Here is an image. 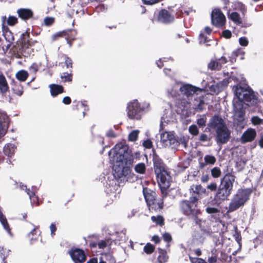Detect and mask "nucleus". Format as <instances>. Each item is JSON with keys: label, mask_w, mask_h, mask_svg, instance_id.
I'll list each match as a JSON object with an SVG mask.
<instances>
[{"label": "nucleus", "mask_w": 263, "mask_h": 263, "mask_svg": "<svg viewBox=\"0 0 263 263\" xmlns=\"http://www.w3.org/2000/svg\"><path fill=\"white\" fill-rule=\"evenodd\" d=\"M149 104L144 102L140 104L137 100L129 102L127 105V114L128 118L132 120H139L145 112L149 110Z\"/></svg>", "instance_id": "obj_6"}, {"label": "nucleus", "mask_w": 263, "mask_h": 263, "mask_svg": "<svg viewBox=\"0 0 263 263\" xmlns=\"http://www.w3.org/2000/svg\"><path fill=\"white\" fill-rule=\"evenodd\" d=\"M221 173V170L218 167H214L211 170V175L214 178L220 177Z\"/></svg>", "instance_id": "obj_45"}, {"label": "nucleus", "mask_w": 263, "mask_h": 263, "mask_svg": "<svg viewBox=\"0 0 263 263\" xmlns=\"http://www.w3.org/2000/svg\"><path fill=\"white\" fill-rule=\"evenodd\" d=\"M152 220L155 222L159 226H162L163 224L164 219L162 216H152L151 217Z\"/></svg>", "instance_id": "obj_40"}, {"label": "nucleus", "mask_w": 263, "mask_h": 263, "mask_svg": "<svg viewBox=\"0 0 263 263\" xmlns=\"http://www.w3.org/2000/svg\"><path fill=\"white\" fill-rule=\"evenodd\" d=\"M234 93L238 99V101L233 103L234 118H243L245 114L243 104L248 106L254 105L257 103V98L252 90L244 89L241 86H237Z\"/></svg>", "instance_id": "obj_2"}, {"label": "nucleus", "mask_w": 263, "mask_h": 263, "mask_svg": "<svg viewBox=\"0 0 263 263\" xmlns=\"http://www.w3.org/2000/svg\"><path fill=\"white\" fill-rule=\"evenodd\" d=\"M229 82L226 79H223L222 81L219 82L216 84L212 85L210 87V90L214 93L218 94L221 92L223 88L227 86Z\"/></svg>", "instance_id": "obj_19"}, {"label": "nucleus", "mask_w": 263, "mask_h": 263, "mask_svg": "<svg viewBox=\"0 0 263 263\" xmlns=\"http://www.w3.org/2000/svg\"><path fill=\"white\" fill-rule=\"evenodd\" d=\"M217 260V257L215 256H209L208 259V263H216Z\"/></svg>", "instance_id": "obj_64"}, {"label": "nucleus", "mask_w": 263, "mask_h": 263, "mask_svg": "<svg viewBox=\"0 0 263 263\" xmlns=\"http://www.w3.org/2000/svg\"><path fill=\"white\" fill-rule=\"evenodd\" d=\"M110 161L112 162L114 176L121 181H131L130 177H135L132 173L134 157L128 147L122 143H118L109 152Z\"/></svg>", "instance_id": "obj_1"}, {"label": "nucleus", "mask_w": 263, "mask_h": 263, "mask_svg": "<svg viewBox=\"0 0 263 263\" xmlns=\"http://www.w3.org/2000/svg\"><path fill=\"white\" fill-rule=\"evenodd\" d=\"M204 160L207 164L213 165L215 163L216 159L212 155H206L204 157Z\"/></svg>", "instance_id": "obj_39"}, {"label": "nucleus", "mask_w": 263, "mask_h": 263, "mask_svg": "<svg viewBox=\"0 0 263 263\" xmlns=\"http://www.w3.org/2000/svg\"><path fill=\"white\" fill-rule=\"evenodd\" d=\"M235 177L232 174L228 173L221 178L217 192L214 196L213 201L219 206L220 203L228 199L232 193Z\"/></svg>", "instance_id": "obj_4"}, {"label": "nucleus", "mask_w": 263, "mask_h": 263, "mask_svg": "<svg viewBox=\"0 0 263 263\" xmlns=\"http://www.w3.org/2000/svg\"><path fill=\"white\" fill-rule=\"evenodd\" d=\"M206 188L211 191L214 192L216 191L217 185L216 183L212 182L207 185Z\"/></svg>", "instance_id": "obj_57"}, {"label": "nucleus", "mask_w": 263, "mask_h": 263, "mask_svg": "<svg viewBox=\"0 0 263 263\" xmlns=\"http://www.w3.org/2000/svg\"><path fill=\"white\" fill-rule=\"evenodd\" d=\"M179 89L181 94L188 99L192 98L193 96H198L202 91V89L189 84H183Z\"/></svg>", "instance_id": "obj_10"}, {"label": "nucleus", "mask_w": 263, "mask_h": 263, "mask_svg": "<svg viewBox=\"0 0 263 263\" xmlns=\"http://www.w3.org/2000/svg\"><path fill=\"white\" fill-rule=\"evenodd\" d=\"M110 258L111 262H115L114 258H112V256L110 254H105L103 255L101 258L99 263H106L104 260V259H107L108 258Z\"/></svg>", "instance_id": "obj_50"}, {"label": "nucleus", "mask_w": 263, "mask_h": 263, "mask_svg": "<svg viewBox=\"0 0 263 263\" xmlns=\"http://www.w3.org/2000/svg\"><path fill=\"white\" fill-rule=\"evenodd\" d=\"M28 77V72L24 70H21L16 73V79L22 82L25 81Z\"/></svg>", "instance_id": "obj_30"}, {"label": "nucleus", "mask_w": 263, "mask_h": 263, "mask_svg": "<svg viewBox=\"0 0 263 263\" xmlns=\"http://www.w3.org/2000/svg\"><path fill=\"white\" fill-rule=\"evenodd\" d=\"M154 168L158 182L161 189L162 198H163L167 195L164 190L170 185L171 176L166 170L162 161L158 158L154 159Z\"/></svg>", "instance_id": "obj_5"}, {"label": "nucleus", "mask_w": 263, "mask_h": 263, "mask_svg": "<svg viewBox=\"0 0 263 263\" xmlns=\"http://www.w3.org/2000/svg\"><path fill=\"white\" fill-rule=\"evenodd\" d=\"M167 58H164L163 59H160L159 60L156 61V64L159 68H161L163 66V62H166Z\"/></svg>", "instance_id": "obj_61"}, {"label": "nucleus", "mask_w": 263, "mask_h": 263, "mask_svg": "<svg viewBox=\"0 0 263 263\" xmlns=\"http://www.w3.org/2000/svg\"><path fill=\"white\" fill-rule=\"evenodd\" d=\"M158 260L159 263H164L167 260V257L166 254L164 252L161 253L158 257Z\"/></svg>", "instance_id": "obj_52"}, {"label": "nucleus", "mask_w": 263, "mask_h": 263, "mask_svg": "<svg viewBox=\"0 0 263 263\" xmlns=\"http://www.w3.org/2000/svg\"><path fill=\"white\" fill-rule=\"evenodd\" d=\"M228 16L232 21L237 24H241L242 23V21L240 17V15L237 12H232Z\"/></svg>", "instance_id": "obj_34"}, {"label": "nucleus", "mask_w": 263, "mask_h": 263, "mask_svg": "<svg viewBox=\"0 0 263 263\" xmlns=\"http://www.w3.org/2000/svg\"><path fill=\"white\" fill-rule=\"evenodd\" d=\"M143 195L149 209L155 210H160L163 208V199L161 201L157 202L156 200V193L148 190L147 189H143Z\"/></svg>", "instance_id": "obj_8"}, {"label": "nucleus", "mask_w": 263, "mask_h": 263, "mask_svg": "<svg viewBox=\"0 0 263 263\" xmlns=\"http://www.w3.org/2000/svg\"><path fill=\"white\" fill-rule=\"evenodd\" d=\"M214 205H216L217 207H212L210 206H208L205 209V211L207 213L211 214L212 217L215 219H217L219 217V214L220 212V208H219V205L217 206L216 204L214 203Z\"/></svg>", "instance_id": "obj_21"}, {"label": "nucleus", "mask_w": 263, "mask_h": 263, "mask_svg": "<svg viewBox=\"0 0 263 263\" xmlns=\"http://www.w3.org/2000/svg\"><path fill=\"white\" fill-rule=\"evenodd\" d=\"M205 191V190L202 187L201 185H193L191 186L190 193L192 196H197L199 199V195Z\"/></svg>", "instance_id": "obj_24"}, {"label": "nucleus", "mask_w": 263, "mask_h": 263, "mask_svg": "<svg viewBox=\"0 0 263 263\" xmlns=\"http://www.w3.org/2000/svg\"><path fill=\"white\" fill-rule=\"evenodd\" d=\"M199 140L202 142L209 141L211 138L209 137L206 134H201L199 137Z\"/></svg>", "instance_id": "obj_58"}, {"label": "nucleus", "mask_w": 263, "mask_h": 263, "mask_svg": "<svg viewBox=\"0 0 263 263\" xmlns=\"http://www.w3.org/2000/svg\"><path fill=\"white\" fill-rule=\"evenodd\" d=\"M0 222L3 226L4 229L10 235H11V230L9 227V223L6 217H4L0 219Z\"/></svg>", "instance_id": "obj_37"}, {"label": "nucleus", "mask_w": 263, "mask_h": 263, "mask_svg": "<svg viewBox=\"0 0 263 263\" xmlns=\"http://www.w3.org/2000/svg\"><path fill=\"white\" fill-rule=\"evenodd\" d=\"M179 84V83L175 81L173 86L171 88H167V93L168 97H175L177 96Z\"/></svg>", "instance_id": "obj_26"}, {"label": "nucleus", "mask_w": 263, "mask_h": 263, "mask_svg": "<svg viewBox=\"0 0 263 263\" xmlns=\"http://www.w3.org/2000/svg\"><path fill=\"white\" fill-rule=\"evenodd\" d=\"M44 22L45 25L49 26L53 23L54 18L51 17H46L44 18Z\"/></svg>", "instance_id": "obj_56"}, {"label": "nucleus", "mask_w": 263, "mask_h": 263, "mask_svg": "<svg viewBox=\"0 0 263 263\" xmlns=\"http://www.w3.org/2000/svg\"><path fill=\"white\" fill-rule=\"evenodd\" d=\"M160 143L162 146H169L172 148H177V139L173 132H164L160 134Z\"/></svg>", "instance_id": "obj_9"}, {"label": "nucleus", "mask_w": 263, "mask_h": 263, "mask_svg": "<svg viewBox=\"0 0 263 263\" xmlns=\"http://www.w3.org/2000/svg\"><path fill=\"white\" fill-rule=\"evenodd\" d=\"M251 122L253 125L258 126L263 124V119H261L257 116H254L251 118Z\"/></svg>", "instance_id": "obj_38"}, {"label": "nucleus", "mask_w": 263, "mask_h": 263, "mask_svg": "<svg viewBox=\"0 0 263 263\" xmlns=\"http://www.w3.org/2000/svg\"><path fill=\"white\" fill-rule=\"evenodd\" d=\"M251 191L250 189H239L232 197L228 207V212H232L243 206L249 200Z\"/></svg>", "instance_id": "obj_7"}, {"label": "nucleus", "mask_w": 263, "mask_h": 263, "mask_svg": "<svg viewBox=\"0 0 263 263\" xmlns=\"http://www.w3.org/2000/svg\"><path fill=\"white\" fill-rule=\"evenodd\" d=\"M69 255L75 263H82L86 260V255L83 250L76 248L68 252Z\"/></svg>", "instance_id": "obj_14"}, {"label": "nucleus", "mask_w": 263, "mask_h": 263, "mask_svg": "<svg viewBox=\"0 0 263 263\" xmlns=\"http://www.w3.org/2000/svg\"><path fill=\"white\" fill-rule=\"evenodd\" d=\"M215 132V141L218 145L225 144L229 141L231 137V132L227 125Z\"/></svg>", "instance_id": "obj_11"}, {"label": "nucleus", "mask_w": 263, "mask_h": 263, "mask_svg": "<svg viewBox=\"0 0 263 263\" xmlns=\"http://www.w3.org/2000/svg\"><path fill=\"white\" fill-rule=\"evenodd\" d=\"M40 65L36 63H33L29 67V70L32 72L35 73L39 69Z\"/></svg>", "instance_id": "obj_55"}, {"label": "nucleus", "mask_w": 263, "mask_h": 263, "mask_svg": "<svg viewBox=\"0 0 263 263\" xmlns=\"http://www.w3.org/2000/svg\"><path fill=\"white\" fill-rule=\"evenodd\" d=\"M256 136V130L252 128H248L241 135L240 141L241 143H246L253 141Z\"/></svg>", "instance_id": "obj_16"}, {"label": "nucleus", "mask_w": 263, "mask_h": 263, "mask_svg": "<svg viewBox=\"0 0 263 263\" xmlns=\"http://www.w3.org/2000/svg\"><path fill=\"white\" fill-rule=\"evenodd\" d=\"M134 170L137 173L144 174L146 171V166L144 163H139L135 166Z\"/></svg>", "instance_id": "obj_33"}, {"label": "nucleus", "mask_w": 263, "mask_h": 263, "mask_svg": "<svg viewBox=\"0 0 263 263\" xmlns=\"http://www.w3.org/2000/svg\"><path fill=\"white\" fill-rule=\"evenodd\" d=\"M226 124L222 117L218 115H215L211 117L207 124V128L210 131L211 129L218 130L226 126Z\"/></svg>", "instance_id": "obj_12"}, {"label": "nucleus", "mask_w": 263, "mask_h": 263, "mask_svg": "<svg viewBox=\"0 0 263 263\" xmlns=\"http://www.w3.org/2000/svg\"><path fill=\"white\" fill-rule=\"evenodd\" d=\"M111 241L109 239L101 240L98 241L97 243H92L91 245L92 247H96L98 246L100 249H103L108 246L110 245Z\"/></svg>", "instance_id": "obj_28"}, {"label": "nucleus", "mask_w": 263, "mask_h": 263, "mask_svg": "<svg viewBox=\"0 0 263 263\" xmlns=\"http://www.w3.org/2000/svg\"><path fill=\"white\" fill-rule=\"evenodd\" d=\"M174 20V16L171 15L167 10L162 9L159 12L158 21L160 23L167 24L172 23Z\"/></svg>", "instance_id": "obj_15"}, {"label": "nucleus", "mask_w": 263, "mask_h": 263, "mask_svg": "<svg viewBox=\"0 0 263 263\" xmlns=\"http://www.w3.org/2000/svg\"><path fill=\"white\" fill-rule=\"evenodd\" d=\"M193 238L195 240H196L198 242L200 243H203L205 240V237L202 234L199 233L195 234L193 235Z\"/></svg>", "instance_id": "obj_48"}, {"label": "nucleus", "mask_w": 263, "mask_h": 263, "mask_svg": "<svg viewBox=\"0 0 263 263\" xmlns=\"http://www.w3.org/2000/svg\"><path fill=\"white\" fill-rule=\"evenodd\" d=\"M7 23L9 26H13L17 23V18L14 16H9L7 20Z\"/></svg>", "instance_id": "obj_47"}, {"label": "nucleus", "mask_w": 263, "mask_h": 263, "mask_svg": "<svg viewBox=\"0 0 263 263\" xmlns=\"http://www.w3.org/2000/svg\"><path fill=\"white\" fill-rule=\"evenodd\" d=\"M199 96L194 98L193 108L198 112L202 111L205 106V102L202 95L199 93Z\"/></svg>", "instance_id": "obj_18"}, {"label": "nucleus", "mask_w": 263, "mask_h": 263, "mask_svg": "<svg viewBox=\"0 0 263 263\" xmlns=\"http://www.w3.org/2000/svg\"><path fill=\"white\" fill-rule=\"evenodd\" d=\"M190 259L192 263H206L203 259L201 258H195L190 256Z\"/></svg>", "instance_id": "obj_59"}, {"label": "nucleus", "mask_w": 263, "mask_h": 263, "mask_svg": "<svg viewBox=\"0 0 263 263\" xmlns=\"http://www.w3.org/2000/svg\"><path fill=\"white\" fill-rule=\"evenodd\" d=\"M155 247L151 244L150 243H147L144 247V251L147 254H151L154 251Z\"/></svg>", "instance_id": "obj_44"}, {"label": "nucleus", "mask_w": 263, "mask_h": 263, "mask_svg": "<svg viewBox=\"0 0 263 263\" xmlns=\"http://www.w3.org/2000/svg\"><path fill=\"white\" fill-rule=\"evenodd\" d=\"M198 200V197L191 196L189 200H183L180 201V208L185 215L192 220L196 225L201 228V222H202V220L200 217L201 212L197 208Z\"/></svg>", "instance_id": "obj_3"}, {"label": "nucleus", "mask_w": 263, "mask_h": 263, "mask_svg": "<svg viewBox=\"0 0 263 263\" xmlns=\"http://www.w3.org/2000/svg\"><path fill=\"white\" fill-rule=\"evenodd\" d=\"M212 23L218 27L223 26L226 22V17L219 9H215L211 13Z\"/></svg>", "instance_id": "obj_13"}, {"label": "nucleus", "mask_w": 263, "mask_h": 263, "mask_svg": "<svg viewBox=\"0 0 263 263\" xmlns=\"http://www.w3.org/2000/svg\"><path fill=\"white\" fill-rule=\"evenodd\" d=\"M17 13L19 17L22 20L26 21L31 18L33 16V12L27 8H20L17 10Z\"/></svg>", "instance_id": "obj_20"}, {"label": "nucleus", "mask_w": 263, "mask_h": 263, "mask_svg": "<svg viewBox=\"0 0 263 263\" xmlns=\"http://www.w3.org/2000/svg\"><path fill=\"white\" fill-rule=\"evenodd\" d=\"M208 68L211 70H220L221 67L217 59L212 60L208 64Z\"/></svg>", "instance_id": "obj_29"}, {"label": "nucleus", "mask_w": 263, "mask_h": 263, "mask_svg": "<svg viewBox=\"0 0 263 263\" xmlns=\"http://www.w3.org/2000/svg\"><path fill=\"white\" fill-rule=\"evenodd\" d=\"M9 90V86L5 77L0 74V92L4 94Z\"/></svg>", "instance_id": "obj_23"}, {"label": "nucleus", "mask_w": 263, "mask_h": 263, "mask_svg": "<svg viewBox=\"0 0 263 263\" xmlns=\"http://www.w3.org/2000/svg\"><path fill=\"white\" fill-rule=\"evenodd\" d=\"M163 239L167 242H170L172 240V236L169 233H165L163 235Z\"/></svg>", "instance_id": "obj_62"}, {"label": "nucleus", "mask_w": 263, "mask_h": 263, "mask_svg": "<svg viewBox=\"0 0 263 263\" xmlns=\"http://www.w3.org/2000/svg\"><path fill=\"white\" fill-rule=\"evenodd\" d=\"M189 130L191 134L193 136H196L199 133V129L197 125L193 124L189 126Z\"/></svg>", "instance_id": "obj_46"}, {"label": "nucleus", "mask_w": 263, "mask_h": 263, "mask_svg": "<svg viewBox=\"0 0 263 263\" xmlns=\"http://www.w3.org/2000/svg\"><path fill=\"white\" fill-rule=\"evenodd\" d=\"M49 87L50 89L51 95L52 97H55L59 94L62 93L64 91L63 86L58 84H52Z\"/></svg>", "instance_id": "obj_22"}, {"label": "nucleus", "mask_w": 263, "mask_h": 263, "mask_svg": "<svg viewBox=\"0 0 263 263\" xmlns=\"http://www.w3.org/2000/svg\"><path fill=\"white\" fill-rule=\"evenodd\" d=\"M19 187L21 190H25L26 193L29 196V197L31 201H32V198L35 196V193L34 191H30L29 189H28L26 185L23 184L22 183L19 184ZM32 202V201H31Z\"/></svg>", "instance_id": "obj_35"}, {"label": "nucleus", "mask_w": 263, "mask_h": 263, "mask_svg": "<svg viewBox=\"0 0 263 263\" xmlns=\"http://www.w3.org/2000/svg\"><path fill=\"white\" fill-rule=\"evenodd\" d=\"M239 43L242 46H247L249 42L246 37H241L239 39Z\"/></svg>", "instance_id": "obj_54"}, {"label": "nucleus", "mask_w": 263, "mask_h": 263, "mask_svg": "<svg viewBox=\"0 0 263 263\" xmlns=\"http://www.w3.org/2000/svg\"><path fill=\"white\" fill-rule=\"evenodd\" d=\"M234 123L235 125H236L237 128H239V129H242L246 125L245 118H234Z\"/></svg>", "instance_id": "obj_36"}, {"label": "nucleus", "mask_w": 263, "mask_h": 263, "mask_svg": "<svg viewBox=\"0 0 263 263\" xmlns=\"http://www.w3.org/2000/svg\"><path fill=\"white\" fill-rule=\"evenodd\" d=\"M22 42H23L24 44H26V45H30V35L29 33L28 32H26L22 34Z\"/></svg>", "instance_id": "obj_41"}, {"label": "nucleus", "mask_w": 263, "mask_h": 263, "mask_svg": "<svg viewBox=\"0 0 263 263\" xmlns=\"http://www.w3.org/2000/svg\"><path fill=\"white\" fill-rule=\"evenodd\" d=\"M116 237L115 240L119 241H125L126 236L125 234L123 232H116L115 234Z\"/></svg>", "instance_id": "obj_43"}, {"label": "nucleus", "mask_w": 263, "mask_h": 263, "mask_svg": "<svg viewBox=\"0 0 263 263\" xmlns=\"http://www.w3.org/2000/svg\"><path fill=\"white\" fill-rule=\"evenodd\" d=\"M187 139L184 137H181L179 139H177L178 144L177 147L179 145H182L184 147H186L187 142Z\"/></svg>", "instance_id": "obj_51"}, {"label": "nucleus", "mask_w": 263, "mask_h": 263, "mask_svg": "<svg viewBox=\"0 0 263 263\" xmlns=\"http://www.w3.org/2000/svg\"><path fill=\"white\" fill-rule=\"evenodd\" d=\"M197 124L199 127H203L206 125L207 118L205 115H201L197 116Z\"/></svg>", "instance_id": "obj_31"}, {"label": "nucleus", "mask_w": 263, "mask_h": 263, "mask_svg": "<svg viewBox=\"0 0 263 263\" xmlns=\"http://www.w3.org/2000/svg\"><path fill=\"white\" fill-rule=\"evenodd\" d=\"M16 147L14 144H7L4 147V153L9 157H12L14 154Z\"/></svg>", "instance_id": "obj_25"}, {"label": "nucleus", "mask_w": 263, "mask_h": 263, "mask_svg": "<svg viewBox=\"0 0 263 263\" xmlns=\"http://www.w3.org/2000/svg\"><path fill=\"white\" fill-rule=\"evenodd\" d=\"M9 118L6 113L0 112V138L4 136L7 132Z\"/></svg>", "instance_id": "obj_17"}, {"label": "nucleus", "mask_w": 263, "mask_h": 263, "mask_svg": "<svg viewBox=\"0 0 263 263\" xmlns=\"http://www.w3.org/2000/svg\"><path fill=\"white\" fill-rule=\"evenodd\" d=\"M61 78L64 82H70L72 80V76L70 73L64 72L61 74Z\"/></svg>", "instance_id": "obj_49"}, {"label": "nucleus", "mask_w": 263, "mask_h": 263, "mask_svg": "<svg viewBox=\"0 0 263 263\" xmlns=\"http://www.w3.org/2000/svg\"><path fill=\"white\" fill-rule=\"evenodd\" d=\"M19 84L14 80H12L10 85H12V89L13 92L17 95L21 96L23 92L22 87L20 88Z\"/></svg>", "instance_id": "obj_27"}, {"label": "nucleus", "mask_w": 263, "mask_h": 263, "mask_svg": "<svg viewBox=\"0 0 263 263\" xmlns=\"http://www.w3.org/2000/svg\"><path fill=\"white\" fill-rule=\"evenodd\" d=\"M138 134L139 130H138L132 131L128 135V140L132 142L135 141L137 139Z\"/></svg>", "instance_id": "obj_42"}, {"label": "nucleus", "mask_w": 263, "mask_h": 263, "mask_svg": "<svg viewBox=\"0 0 263 263\" xmlns=\"http://www.w3.org/2000/svg\"><path fill=\"white\" fill-rule=\"evenodd\" d=\"M143 145L146 148H151L152 147V142L149 139H147L143 142Z\"/></svg>", "instance_id": "obj_60"}, {"label": "nucleus", "mask_w": 263, "mask_h": 263, "mask_svg": "<svg viewBox=\"0 0 263 263\" xmlns=\"http://www.w3.org/2000/svg\"><path fill=\"white\" fill-rule=\"evenodd\" d=\"M163 71L165 74L169 77L171 79H173L174 78L175 73L173 71H172L171 69L164 68L163 69Z\"/></svg>", "instance_id": "obj_53"}, {"label": "nucleus", "mask_w": 263, "mask_h": 263, "mask_svg": "<svg viewBox=\"0 0 263 263\" xmlns=\"http://www.w3.org/2000/svg\"><path fill=\"white\" fill-rule=\"evenodd\" d=\"M220 65L221 68L223 67V65L227 63L228 61L227 59L224 57H222L220 58L217 59Z\"/></svg>", "instance_id": "obj_63"}, {"label": "nucleus", "mask_w": 263, "mask_h": 263, "mask_svg": "<svg viewBox=\"0 0 263 263\" xmlns=\"http://www.w3.org/2000/svg\"><path fill=\"white\" fill-rule=\"evenodd\" d=\"M234 6L235 10L240 11L242 14L245 15L247 12V8L243 4L240 2H237L234 3Z\"/></svg>", "instance_id": "obj_32"}]
</instances>
